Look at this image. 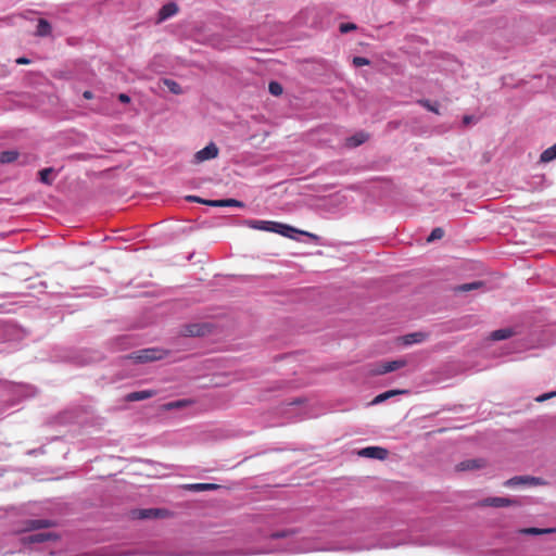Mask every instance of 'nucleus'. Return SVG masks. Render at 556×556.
<instances>
[{"label":"nucleus","instance_id":"f257e3e1","mask_svg":"<svg viewBox=\"0 0 556 556\" xmlns=\"http://www.w3.org/2000/svg\"><path fill=\"white\" fill-rule=\"evenodd\" d=\"M248 225L253 229L279 233L287 238H294L296 233H301L295 228L278 222L250 220Z\"/></svg>","mask_w":556,"mask_h":556},{"label":"nucleus","instance_id":"f03ea898","mask_svg":"<svg viewBox=\"0 0 556 556\" xmlns=\"http://www.w3.org/2000/svg\"><path fill=\"white\" fill-rule=\"evenodd\" d=\"M164 357V352L159 349H143L132 353L129 358L134 359L137 363H147L153 362L157 359H162Z\"/></svg>","mask_w":556,"mask_h":556},{"label":"nucleus","instance_id":"7ed1b4c3","mask_svg":"<svg viewBox=\"0 0 556 556\" xmlns=\"http://www.w3.org/2000/svg\"><path fill=\"white\" fill-rule=\"evenodd\" d=\"M218 152L219 150L217 146L214 142H211L194 154V161L195 163H202L204 161L213 160L218 156Z\"/></svg>","mask_w":556,"mask_h":556},{"label":"nucleus","instance_id":"20e7f679","mask_svg":"<svg viewBox=\"0 0 556 556\" xmlns=\"http://www.w3.org/2000/svg\"><path fill=\"white\" fill-rule=\"evenodd\" d=\"M58 536L52 532L33 533L23 536L22 542L24 544H39L48 541H54Z\"/></svg>","mask_w":556,"mask_h":556},{"label":"nucleus","instance_id":"39448f33","mask_svg":"<svg viewBox=\"0 0 556 556\" xmlns=\"http://www.w3.org/2000/svg\"><path fill=\"white\" fill-rule=\"evenodd\" d=\"M541 481L539 478L529 477V476H516L511 479H508L504 482L505 486L515 488L519 485H538Z\"/></svg>","mask_w":556,"mask_h":556},{"label":"nucleus","instance_id":"423d86ee","mask_svg":"<svg viewBox=\"0 0 556 556\" xmlns=\"http://www.w3.org/2000/svg\"><path fill=\"white\" fill-rule=\"evenodd\" d=\"M406 364L407 363L405 359L383 362L374 370V374L383 375L387 372H391L406 366Z\"/></svg>","mask_w":556,"mask_h":556},{"label":"nucleus","instance_id":"0eeeda50","mask_svg":"<svg viewBox=\"0 0 556 556\" xmlns=\"http://www.w3.org/2000/svg\"><path fill=\"white\" fill-rule=\"evenodd\" d=\"M388 451L383 447L379 446H368L358 452L359 456L375 458V459H386L388 457Z\"/></svg>","mask_w":556,"mask_h":556},{"label":"nucleus","instance_id":"6e6552de","mask_svg":"<svg viewBox=\"0 0 556 556\" xmlns=\"http://www.w3.org/2000/svg\"><path fill=\"white\" fill-rule=\"evenodd\" d=\"M207 331L206 325L192 324L185 328V334L190 337L204 336Z\"/></svg>","mask_w":556,"mask_h":556},{"label":"nucleus","instance_id":"1a4fd4ad","mask_svg":"<svg viewBox=\"0 0 556 556\" xmlns=\"http://www.w3.org/2000/svg\"><path fill=\"white\" fill-rule=\"evenodd\" d=\"M154 394H155V392L151 391V390L136 391V392H131V393L127 394L126 400L128 402L143 401V400L152 397Z\"/></svg>","mask_w":556,"mask_h":556},{"label":"nucleus","instance_id":"9d476101","mask_svg":"<svg viewBox=\"0 0 556 556\" xmlns=\"http://www.w3.org/2000/svg\"><path fill=\"white\" fill-rule=\"evenodd\" d=\"M178 11V8L175 3L170 2L162 7V9L159 12V21H165L169 18L170 16L175 15Z\"/></svg>","mask_w":556,"mask_h":556},{"label":"nucleus","instance_id":"9b49d317","mask_svg":"<svg viewBox=\"0 0 556 556\" xmlns=\"http://www.w3.org/2000/svg\"><path fill=\"white\" fill-rule=\"evenodd\" d=\"M367 139H368V136L365 132L359 131V132L346 138L345 146L349 148H355V147H358L362 143H364Z\"/></svg>","mask_w":556,"mask_h":556},{"label":"nucleus","instance_id":"f8f14e48","mask_svg":"<svg viewBox=\"0 0 556 556\" xmlns=\"http://www.w3.org/2000/svg\"><path fill=\"white\" fill-rule=\"evenodd\" d=\"M205 204L210 205V206H216V207H222V206H238V207H242L243 206L242 202H240L238 200H235V199L212 200V201L205 202Z\"/></svg>","mask_w":556,"mask_h":556},{"label":"nucleus","instance_id":"ddd939ff","mask_svg":"<svg viewBox=\"0 0 556 556\" xmlns=\"http://www.w3.org/2000/svg\"><path fill=\"white\" fill-rule=\"evenodd\" d=\"M134 518L139 519H149V518H156L160 516L159 509H139L132 511Z\"/></svg>","mask_w":556,"mask_h":556},{"label":"nucleus","instance_id":"4468645a","mask_svg":"<svg viewBox=\"0 0 556 556\" xmlns=\"http://www.w3.org/2000/svg\"><path fill=\"white\" fill-rule=\"evenodd\" d=\"M556 532L555 528H523L519 530V533L521 534H528V535H540V534H546V533H553Z\"/></svg>","mask_w":556,"mask_h":556},{"label":"nucleus","instance_id":"2eb2a0df","mask_svg":"<svg viewBox=\"0 0 556 556\" xmlns=\"http://www.w3.org/2000/svg\"><path fill=\"white\" fill-rule=\"evenodd\" d=\"M50 33H51V25L49 24V22L43 18H40L38 21L36 35L40 36V37H45V36L50 35Z\"/></svg>","mask_w":556,"mask_h":556},{"label":"nucleus","instance_id":"dca6fc26","mask_svg":"<svg viewBox=\"0 0 556 556\" xmlns=\"http://www.w3.org/2000/svg\"><path fill=\"white\" fill-rule=\"evenodd\" d=\"M554 160H556V143L544 150L540 156L542 163H548Z\"/></svg>","mask_w":556,"mask_h":556},{"label":"nucleus","instance_id":"f3484780","mask_svg":"<svg viewBox=\"0 0 556 556\" xmlns=\"http://www.w3.org/2000/svg\"><path fill=\"white\" fill-rule=\"evenodd\" d=\"M485 504L493 507H505L510 505L511 501L505 497H490L485 500Z\"/></svg>","mask_w":556,"mask_h":556},{"label":"nucleus","instance_id":"a211bd4d","mask_svg":"<svg viewBox=\"0 0 556 556\" xmlns=\"http://www.w3.org/2000/svg\"><path fill=\"white\" fill-rule=\"evenodd\" d=\"M189 490L201 492V491H208V490H216L219 486L214 483H193L187 485Z\"/></svg>","mask_w":556,"mask_h":556},{"label":"nucleus","instance_id":"6ab92c4d","mask_svg":"<svg viewBox=\"0 0 556 556\" xmlns=\"http://www.w3.org/2000/svg\"><path fill=\"white\" fill-rule=\"evenodd\" d=\"M404 391H400V390H391V391H387V392H383L379 395H377L371 404H380L382 402H384L386 400L390 399L391 396L395 395V394H400V393H403Z\"/></svg>","mask_w":556,"mask_h":556},{"label":"nucleus","instance_id":"aec40b11","mask_svg":"<svg viewBox=\"0 0 556 556\" xmlns=\"http://www.w3.org/2000/svg\"><path fill=\"white\" fill-rule=\"evenodd\" d=\"M424 334L420 333V332H415V333H410V334H407L405 337H403V343L405 345H410V344H414V343H418V342H421L424 340Z\"/></svg>","mask_w":556,"mask_h":556},{"label":"nucleus","instance_id":"412c9836","mask_svg":"<svg viewBox=\"0 0 556 556\" xmlns=\"http://www.w3.org/2000/svg\"><path fill=\"white\" fill-rule=\"evenodd\" d=\"M481 287H483V283L481 281H473V282L460 285L455 290L458 292H468L471 290L479 289Z\"/></svg>","mask_w":556,"mask_h":556},{"label":"nucleus","instance_id":"4be33fe9","mask_svg":"<svg viewBox=\"0 0 556 556\" xmlns=\"http://www.w3.org/2000/svg\"><path fill=\"white\" fill-rule=\"evenodd\" d=\"M511 336L510 329H498L491 333V338L495 341L508 339Z\"/></svg>","mask_w":556,"mask_h":556},{"label":"nucleus","instance_id":"5701e85b","mask_svg":"<svg viewBox=\"0 0 556 556\" xmlns=\"http://www.w3.org/2000/svg\"><path fill=\"white\" fill-rule=\"evenodd\" d=\"M17 152L13 150L3 151L0 153V162L3 164L14 162L17 159Z\"/></svg>","mask_w":556,"mask_h":556},{"label":"nucleus","instance_id":"b1692460","mask_svg":"<svg viewBox=\"0 0 556 556\" xmlns=\"http://www.w3.org/2000/svg\"><path fill=\"white\" fill-rule=\"evenodd\" d=\"M51 525H52L51 521L46 520V519H35V520H30L28 522V527H29L30 530L48 528Z\"/></svg>","mask_w":556,"mask_h":556},{"label":"nucleus","instance_id":"393cba45","mask_svg":"<svg viewBox=\"0 0 556 556\" xmlns=\"http://www.w3.org/2000/svg\"><path fill=\"white\" fill-rule=\"evenodd\" d=\"M164 85L168 88V90L174 94H180L182 89L178 83L172 79H165Z\"/></svg>","mask_w":556,"mask_h":556},{"label":"nucleus","instance_id":"a878e982","mask_svg":"<svg viewBox=\"0 0 556 556\" xmlns=\"http://www.w3.org/2000/svg\"><path fill=\"white\" fill-rule=\"evenodd\" d=\"M268 89L273 96H280L282 93V87L277 81L269 83Z\"/></svg>","mask_w":556,"mask_h":556},{"label":"nucleus","instance_id":"bb28decb","mask_svg":"<svg viewBox=\"0 0 556 556\" xmlns=\"http://www.w3.org/2000/svg\"><path fill=\"white\" fill-rule=\"evenodd\" d=\"M52 174V168H45L39 172V175H40V180L43 182V184H51V179H50V176Z\"/></svg>","mask_w":556,"mask_h":556},{"label":"nucleus","instance_id":"cd10ccee","mask_svg":"<svg viewBox=\"0 0 556 556\" xmlns=\"http://www.w3.org/2000/svg\"><path fill=\"white\" fill-rule=\"evenodd\" d=\"M444 235V231L442 228H434L430 236L428 237V241L431 242V241H434L437 239H441Z\"/></svg>","mask_w":556,"mask_h":556},{"label":"nucleus","instance_id":"c85d7f7f","mask_svg":"<svg viewBox=\"0 0 556 556\" xmlns=\"http://www.w3.org/2000/svg\"><path fill=\"white\" fill-rule=\"evenodd\" d=\"M353 64L357 67L365 66L369 64V60L363 56H355L353 59Z\"/></svg>","mask_w":556,"mask_h":556},{"label":"nucleus","instance_id":"c756f323","mask_svg":"<svg viewBox=\"0 0 556 556\" xmlns=\"http://www.w3.org/2000/svg\"><path fill=\"white\" fill-rule=\"evenodd\" d=\"M420 104H422L427 110L431 111V112H434V113H439L438 111V108L433 104L430 103V101L428 100H422L420 101Z\"/></svg>","mask_w":556,"mask_h":556},{"label":"nucleus","instance_id":"7c9ffc66","mask_svg":"<svg viewBox=\"0 0 556 556\" xmlns=\"http://www.w3.org/2000/svg\"><path fill=\"white\" fill-rule=\"evenodd\" d=\"M355 28H356V26L354 24H352V23H345V24H341L340 25V31L343 33V34H345V33H348L350 30H353Z\"/></svg>","mask_w":556,"mask_h":556},{"label":"nucleus","instance_id":"2f4dec72","mask_svg":"<svg viewBox=\"0 0 556 556\" xmlns=\"http://www.w3.org/2000/svg\"><path fill=\"white\" fill-rule=\"evenodd\" d=\"M479 467L476 460H470L462 464V469H472Z\"/></svg>","mask_w":556,"mask_h":556},{"label":"nucleus","instance_id":"473e14b6","mask_svg":"<svg viewBox=\"0 0 556 556\" xmlns=\"http://www.w3.org/2000/svg\"><path fill=\"white\" fill-rule=\"evenodd\" d=\"M555 395H556V392L544 393V394L538 396L536 401L538 402H544V401H546V400H548V399H551V397H553Z\"/></svg>","mask_w":556,"mask_h":556},{"label":"nucleus","instance_id":"72a5a7b5","mask_svg":"<svg viewBox=\"0 0 556 556\" xmlns=\"http://www.w3.org/2000/svg\"><path fill=\"white\" fill-rule=\"evenodd\" d=\"M315 549H318V548L314 547V546H303V547H293V548H291V552H311V551H315Z\"/></svg>","mask_w":556,"mask_h":556},{"label":"nucleus","instance_id":"f704fd0d","mask_svg":"<svg viewBox=\"0 0 556 556\" xmlns=\"http://www.w3.org/2000/svg\"><path fill=\"white\" fill-rule=\"evenodd\" d=\"M186 199L188 201H194V202H199V203H203V204H205V202L210 201V200H203V199H201L199 197H195V195H188Z\"/></svg>","mask_w":556,"mask_h":556},{"label":"nucleus","instance_id":"c9c22d12","mask_svg":"<svg viewBox=\"0 0 556 556\" xmlns=\"http://www.w3.org/2000/svg\"><path fill=\"white\" fill-rule=\"evenodd\" d=\"M118 100L123 103H128L130 101V98L128 94L126 93H119L118 94Z\"/></svg>","mask_w":556,"mask_h":556},{"label":"nucleus","instance_id":"e433bc0d","mask_svg":"<svg viewBox=\"0 0 556 556\" xmlns=\"http://www.w3.org/2000/svg\"><path fill=\"white\" fill-rule=\"evenodd\" d=\"M180 406H182V402L181 401L168 404L169 408H176V407H180Z\"/></svg>","mask_w":556,"mask_h":556},{"label":"nucleus","instance_id":"4c0bfd02","mask_svg":"<svg viewBox=\"0 0 556 556\" xmlns=\"http://www.w3.org/2000/svg\"><path fill=\"white\" fill-rule=\"evenodd\" d=\"M30 61L26 58H20L16 60L17 64H28Z\"/></svg>","mask_w":556,"mask_h":556},{"label":"nucleus","instance_id":"58836bf2","mask_svg":"<svg viewBox=\"0 0 556 556\" xmlns=\"http://www.w3.org/2000/svg\"><path fill=\"white\" fill-rule=\"evenodd\" d=\"M287 534H288L287 532H277V533H274L271 536L275 539H278V538H283Z\"/></svg>","mask_w":556,"mask_h":556},{"label":"nucleus","instance_id":"ea45409f","mask_svg":"<svg viewBox=\"0 0 556 556\" xmlns=\"http://www.w3.org/2000/svg\"><path fill=\"white\" fill-rule=\"evenodd\" d=\"M83 96H84L85 99H91L92 98V92L87 90V91L84 92Z\"/></svg>","mask_w":556,"mask_h":556},{"label":"nucleus","instance_id":"a19ab883","mask_svg":"<svg viewBox=\"0 0 556 556\" xmlns=\"http://www.w3.org/2000/svg\"><path fill=\"white\" fill-rule=\"evenodd\" d=\"M399 543H392V544H388V543H383L381 544L382 547H392V546H396Z\"/></svg>","mask_w":556,"mask_h":556},{"label":"nucleus","instance_id":"79ce46f5","mask_svg":"<svg viewBox=\"0 0 556 556\" xmlns=\"http://www.w3.org/2000/svg\"><path fill=\"white\" fill-rule=\"evenodd\" d=\"M471 122V117L470 116H465L464 117V123L465 124H469Z\"/></svg>","mask_w":556,"mask_h":556}]
</instances>
